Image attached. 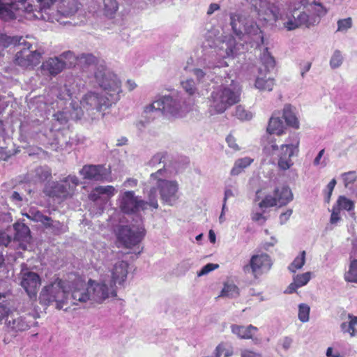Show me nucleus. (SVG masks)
<instances>
[{
  "label": "nucleus",
  "mask_w": 357,
  "mask_h": 357,
  "mask_svg": "<svg viewBox=\"0 0 357 357\" xmlns=\"http://www.w3.org/2000/svg\"><path fill=\"white\" fill-rule=\"evenodd\" d=\"M100 69L95 72V78L99 86L104 90L105 94L89 92L81 100V105L87 110L96 109L104 111L119 100L121 90V82L116 76L106 73V68L100 65Z\"/></svg>",
  "instance_id": "f257e3e1"
},
{
  "label": "nucleus",
  "mask_w": 357,
  "mask_h": 357,
  "mask_svg": "<svg viewBox=\"0 0 357 357\" xmlns=\"http://www.w3.org/2000/svg\"><path fill=\"white\" fill-rule=\"evenodd\" d=\"M241 87L233 81L229 85L214 87L208 98L209 112L211 114L224 113L227 109L241 101Z\"/></svg>",
  "instance_id": "f03ea898"
},
{
  "label": "nucleus",
  "mask_w": 357,
  "mask_h": 357,
  "mask_svg": "<svg viewBox=\"0 0 357 357\" xmlns=\"http://www.w3.org/2000/svg\"><path fill=\"white\" fill-rule=\"evenodd\" d=\"M70 287L68 282L56 278L51 284L44 287L40 293L39 301L42 305H49L55 302L56 308L67 310Z\"/></svg>",
  "instance_id": "7ed1b4c3"
},
{
  "label": "nucleus",
  "mask_w": 357,
  "mask_h": 357,
  "mask_svg": "<svg viewBox=\"0 0 357 357\" xmlns=\"http://www.w3.org/2000/svg\"><path fill=\"white\" fill-rule=\"evenodd\" d=\"M79 184V180L76 176L68 175L59 181L48 182L43 191L47 197L64 201L73 197Z\"/></svg>",
  "instance_id": "20e7f679"
},
{
  "label": "nucleus",
  "mask_w": 357,
  "mask_h": 357,
  "mask_svg": "<svg viewBox=\"0 0 357 357\" xmlns=\"http://www.w3.org/2000/svg\"><path fill=\"white\" fill-rule=\"evenodd\" d=\"M147 206L148 203L135 196L132 190L124 192L119 199V208L123 213L126 215L137 214L141 211L146 210Z\"/></svg>",
  "instance_id": "39448f33"
},
{
  "label": "nucleus",
  "mask_w": 357,
  "mask_h": 357,
  "mask_svg": "<svg viewBox=\"0 0 357 357\" xmlns=\"http://www.w3.org/2000/svg\"><path fill=\"white\" fill-rule=\"evenodd\" d=\"M23 48L18 51L15 56L14 63L24 68H33L38 65L41 59V53L37 50H32V45L23 40L20 44Z\"/></svg>",
  "instance_id": "423d86ee"
},
{
  "label": "nucleus",
  "mask_w": 357,
  "mask_h": 357,
  "mask_svg": "<svg viewBox=\"0 0 357 357\" xmlns=\"http://www.w3.org/2000/svg\"><path fill=\"white\" fill-rule=\"evenodd\" d=\"M272 261L268 255L261 253L251 257L248 264L243 267L244 273H251L255 279H258L271 268Z\"/></svg>",
  "instance_id": "0eeeda50"
},
{
  "label": "nucleus",
  "mask_w": 357,
  "mask_h": 357,
  "mask_svg": "<svg viewBox=\"0 0 357 357\" xmlns=\"http://www.w3.org/2000/svg\"><path fill=\"white\" fill-rule=\"evenodd\" d=\"M165 171L164 169H160L155 173H152L151 178L157 180V187L159 190L161 199L164 202L172 205V202L177 198L178 183L176 181L159 178L158 176L161 175Z\"/></svg>",
  "instance_id": "6e6552de"
},
{
  "label": "nucleus",
  "mask_w": 357,
  "mask_h": 357,
  "mask_svg": "<svg viewBox=\"0 0 357 357\" xmlns=\"http://www.w3.org/2000/svg\"><path fill=\"white\" fill-rule=\"evenodd\" d=\"M145 235V229L143 227H137L136 229L129 226H120L116 233L119 242L126 248H131L138 245Z\"/></svg>",
  "instance_id": "1a4fd4ad"
},
{
  "label": "nucleus",
  "mask_w": 357,
  "mask_h": 357,
  "mask_svg": "<svg viewBox=\"0 0 357 357\" xmlns=\"http://www.w3.org/2000/svg\"><path fill=\"white\" fill-rule=\"evenodd\" d=\"M230 24L233 31L236 36H241L243 32L250 36H258L261 41L264 40L262 31L256 23H252L250 25L247 26L245 22V19L239 13L230 14Z\"/></svg>",
  "instance_id": "9d476101"
},
{
  "label": "nucleus",
  "mask_w": 357,
  "mask_h": 357,
  "mask_svg": "<svg viewBox=\"0 0 357 357\" xmlns=\"http://www.w3.org/2000/svg\"><path fill=\"white\" fill-rule=\"evenodd\" d=\"M83 178L94 181H112L110 169H107L104 165H86L79 172Z\"/></svg>",
  "instance_id": "9b49d317"
},
{
  "label": "nucleus",
  "mask_w": 357,
  "mask_h": 357,
  "mask_svg": "<svg viewBox=\"0 0 357 357\" xmlns=\"http://www.w3.org/2000/svg\"><path fill=\"white\" fill-rule=\"evenodd\" d=\"M180 109L181 105L178 101L170 96H164L146 106L144 109V112L149 113L153 111H160L162 113L176 116L178 114Z\"/></svg>",
  "instance_id": "f8f14e48"
},
{
  "label": "nucleus",
  "mask_w": 357,
  "mask_h": 357,
  "mask_svg": "<svg viewBox=\"0 0 357 357\" xmlns=\"http://www.w3.org/2000/svg\"><path fill=\"white\" fill-rule=\"evenodd\" d=\"M289 125H290V107L287 106L282 114L275 113L271 117L266 130L270 134L281 135Z\"/></svg>",
  "instance_id": "ddd939ff"
},
{
  "label": "nucleus",
  "mask_w": 357,
  "mask_h": 357,
  "mask_svg": "<svg viewBox=\"0 0 357 357\" xmlns=\"http://www.w3.org/2000/svg\"><path fill=\"white\" fill-rule=\"evenodd\" d=\"M40 284L41 280L37 273L28 271L22 274L20 284L25 290L30 299H36Z\"/></svg>",
  "instance_id": "4468645a"
},
{
  "label": "nucleus",
  "mask_w": 357,
  "mask_h": 357,
  "mask_svg": "<svg viewBox=\"0 0 357 357\" xmlns=\"http://www.w3.org/2000/svg\"><path fill=\"white\" fill-rule=\"evenodd\" d=\"M90 298L89 289L86 287V284L81 280H76L73 282L70 292L68 295V303L77 305L78 302L85 303Z\"/></svg>",
  "instance_id": "2eb2a0df"
},
{
  "label": "nucleus",
  "mask_w": 357,
  "mask_h": 357,
  "mask_svg": "<svg viewBox=\"0 0 357 357\" xmlns=\"http://www.w3.org/2000/svg\"><path fill=\"white\" fill-rule=\"evenodd\" d=\"M15 231L13 240L19 243V247L23 250L26 249L27 244L31 240V230L29 227L23 222H16L13 225Z\"/></svg>",
  "instance_id": "dca6fc26"
},
{
  "label": "nucleus",
  "mask_w": 357,
  "mask_h": 357,
  "mask_svg": "<svg viewBox=\"0 0 357 357\" xmlns=\"http://www.w3.org/2000/svg\"><path fill=\"white\" fill-rule=\"evenodd\" d=\"M89 289V300L98 303H101L106 298H109V296L112 297L116 296V290L112 289L111 292H109V287L105 283H96Z\"/></svg>",
  "instance_id": "f3484780"
},
{
  "label": "nucleus",
  "mask_w": 357,
  "mask_h": 357,
  "mask_svg": "<svg viewBox=\"0 0 357 357\" xmlns=\"http://www.w3.org/2000/svg\"><path fill=\"white\" fill-rule=\"evenodd\" d=\"M291 17L294 18V20H291V30L301 26L310 28L319 23L317 17H310L305 11L295 10Z\"/></svg>",
  "instance_id": "a211bd4d"
},
{
  "label": "nucleus",
  "mask_w": 357,
  "mask_h": 357,
  "mask_svg": "<svg viewBox=\"0 0 357 357\" xmlns=\"http://www.w3.org/2000/svg\"><path fill=\"white\" fill-rule=\"evenodd\" d=\"M66 67V63L58 57L49 58L41 65L42 71L47 75L55 76Z\"/></svg>",
  "instance_id": "6ab92c4d"
},
{
  "label": "nucleus",
  "mask_w": 357,
  "mask_h": 357,
  "mask_svg": "<svg viewBox=\"0 0 357 357\" xmlns=\"http://www.w3.org/2000/svg\"><path fill=\"white\" fill-rule=\"evenodd\" d=\"M128 264L125 261L116 262L112 270V282L122 284L127 278Z\"/></svg>",
  "instance_id": "aec40b11"
},
{
  "label": "nucleus",
  "mask_w": 357,
  "mask_h": 357,
  "mask_svg": "<svg viewBox=\"0 0 357 357\" xmlns=\"http://www.w3.org/2000/svg\"><path fill=\"white\" fill-rule=\"evenodd\" d=\"M78 8V3L76 0H61L57 6L58 13L64 17L75 15Z\"/></svg>",
  "instance_id": "412c9836"
},
{
  "label": "nucleus",
  "mask_w": 357,
  "mask_h": 357,
  "mask_svg": "<svg viewBox=\"0 0 357 357\" xmlns=\"http://www.w3.org/2000/svg\"><path fill=\"white\" fill-rule=\"evenodd\" d=\"M116 192V190L112 185H99L94 188L89 194V199L92 202H97L100 198V196L103 195H107V198L110 199Z\"/></svg>",
  "instance_id": "4be33fe9"
},
{
  "label": "nucleus",
  "mask_w": 357,
  "mask_h": 357,
  "mask_svg": "<svg viewBox=\"0 0 357 357\" xmlns=\"http://www.w3.org/2000/svg\"><path fill=\"white\" fill-rule=\"evenodd\" d=\"M231 331L241 339H252L253 335L258 331V328L252 325L248 326L232 325Z\"/></svg>",
  "instance_id": "5701e85b"
},
{
  "label": "nucleus",
  "mask_w": 357,
  "mask_h": 357,
  "mask_svg": "<svg viewBox=\"0 0 357 357\" xmlns=\"http://www.w3.org/2000/svg\"><path fill=\"white\" fill-rule=\"evenodd\" d=\"M14 6L15 3L12 0H0V19L4 21L15 19Z\"/></svg>",
  "instance_id": "b1692460"
},
{
  "label": "nucleus",
  "mask_w": 357,
  "mask_h": 357,
  "mask_svg": "<svg viewBox=\"0 0 357 357\" xmlns=\"http://www.w3.org/2000/svg\"><path fill=\"white\" fill-rule=\"evenodd\" d=\"M56 0H36V3L32 4L29 3L25 7L24 10L28 13L45 12L54 3Z\"/></svg>",
  "instance_id": "393cba45"
},
{
  "label": "nucleus",
  "mask_w": 357,
  "mask_h": 357,
  "mask_svg": "<svg viewBox=\"0 0 357 357\" xmlns=\"http://www.w3.org/2000/svg\"><path fill=\"white\" fill-rule=\"evenodd\" d=\"M348 321L340 324V329L343 333H349L350 337L357 336V317L349 314Z\"/></svg>",
  "instance_id": "a878e982"
},
{
  "label": "nucleus",
  "mask_w": 357,
  "mask_h": 357,
  "mask_svg": "<svg viewBox=\"0 0 357 357\" xmlns=\"http://www.w3.org/2000/svg\"><path fill=\"white\" fill-rule=\"evenodd\" d=\"M301 3L304 6H309L310 9L314 12V15L312 17H317L320 20V17L327 13L326 8L316 0H302Z\"/></svg>",
  "instance_id": "bb28decb"
},
{
  "label": "nucleus",
  "mask_w": 357,
  "mask_h": 357,
  "mask_svg": "<svg viewBox=\"0 0 357 357\" xmlns=\"http://www.w3.org/2000/svg\"><path fill=\"white\" fill-rule=\"evenodd\" d=\"M282 152L279 155L278 166L281 169L286 170L290 167V146L281 144Z\"/></svg>",
  "instance_id": "cd10ccee"
},
{
  "label": "nucleus",
  "mask_w": 357,
  "mask_h": 357,
  "mask_svg": "<svg viewBox=\"0 0 357 357\" xmlns=\"http://www.w3.org/2000/svg\"><path fill=\"white\" fill-rule=\"evenodd\" d=\"M279 206L287 205L290 199V189L286 186L277 188L274 191Z\"/></svg>",
  "instance_id": "c85d7f7f"
},
{
  "label": "nucleus",
  "mask_w": 357,
  "mask_h": 357,
  "mask_svg": "<svg viewBox=\"0 0 357 357\" xmlns=\"http://www.w3.org/2000/svg\"><path fill=\"white\" fill-rule=\"evenodd\" d=\"M8 326L13 331H24L30 328V324L25 320L24 317H17L8 322Z\"/></svg>",
  "instance_id": "c756f323"
},
{
  "label": "nucleus",
  "mask_w": 357,
  "mask_h": 357,
  "mask_svg": "<svg viewBox=\"0 0 357 357\" xmlns=\"http://www.w3.org/2000/svg\"><path fill=\"white\" fill-rule=\"evenodd\" d=\"M275 85V80L273 78L268 77L264 75V77L258 76L256 79L255 86L257 89L260 91H271L273 89V86Z\"/></svg>",
  "instance_id": "7c9ffc66"
},
{
  "label": "nucleus",
  "mask_w": 357,
  "mask_h": 357,
  "mask_svg": "<svg viewBox=\"0 0 357 357\" xmlns=\"http://www.w3.org/2000/svg\"><path fill=\"white\" fill-rule=\"evenodd\" d=\"M312 277V273L308 271L294 276V282L291 283V293L297 288L301 287L307 284Z\"/></svg>",
  "instance_id": "2f4dec72"
},
{
  "label": "nucleus",
  "mask_w": 357,
  "mask_h": 357,
  "mask_svg": "<svg viewBox=\"0 0 357 357\" xmlns=\"http://www.w3.org/2000/svg\"><path fill=\"white\" fill-rule=\"evenodd\" d=\"M344 278L348 282L357 283V259H350L349 269L345 272Z\"/></svg>",
  "instance_id": "473e14b6"
},
{
  "label": "nucleus",
  "mask_w": 357,
  "mask_h": 357,
  "mask_svg": "<svg viewBox=\"0 0 357 357\" xmlns=\"http://www.w3.org/2000/svg\"><path fill=\"white\" fill-rule=\"evenodd\" d=\"M252 162L253 160L248 157L238 159L231 170V174L233 176L239 174L243 169L250 165Z\"/></svg>",
  "instance_id": "72a5a7b5"
},
{
  "label": "nucleus",
  "mask_w": 357,
  "mask_h": 357,
  "mask_svg": "<svg viewBox=\"0 0 357 357\" xmlns=\"http://www.w3.org/2000/svg\"><path fill=\"white\" fill-rule=\"evenodd\" d=\"M22 36H8L3 33H0V48L4 49L10 45H17L20 44L22 40Z\"/></svg>",
  "instance_id": "f704fd0d"
},
{
  "label": "nucleus",
  "mask_w": 357,
  "mask_h": 357,
  "mask_svg": "<svg viewBox=\"0 0 357 357\" xmlns=\"http://www.w3.org/2000/svg\"><path fill=\"white\" fill-rule=\"evenodd\" d=\"M240 294L238 287L234 284L225 283L221 291L220 296L236 298Z\"/></svg>",
  "instance_id": "c9c22d12"
},
{
  "label": "nucleus",
  "mask_w": 357,
  "mask_h": 357,
  "mask_svg": "<svg viewBox=\"0 0 357 357\" xmlns=\"http://www.w3.org/2000/svg\"><path fill=\"white\" fill-rule=\"evenodd\" d=\"M119 8L118 2L116 0H104L105 15L113 17Z\"/></svg>",
  "instance_id": "e433bc0d"
},
{
  "label": "nucleus",
  "mask_w": 357,
  "mask_h": 357,
  "mask_svg": "<svg viewBox=\"0 0 357 357\" xmlns=\"http://www.w3.org/2000/svg\"><path fill=\"white\" fill-rule=\"evenodd\" d=\"M261 62L265 68V70L269 71L271 69L275 68V61L274 58L270 54L268 48L265 49L263 56L261 58Z\"/></svg>",
  "instance_id": "4c0bfd02"
},
{
  "label": "nucleus",
  "mask_w": 357,
  "mask_h": 357,
  "mask_svg": "<svg viewBox=\"0 0 357 357\" xmlns=\"http://www.w3.org/2000/svg\"><path fill=\"white\" fill-rule=\"evenodd\" d=\"M40 222H41L45 228H51L57 231H60L63 227V224L59 221H54L50 217L47 215H45V218H43L42 221Z\"/></svg>",
  "instance_id": "58836bf2"
},
{
  "label": "nucleus",
  "mask_w": 357,
  "mask_h": 357,
  "mask_svg": "<svg viewBox=\"0 0 357 357\" xmlns=\"http://www.w3.org/2000/svg\"><path fill=\"white\" fill-rule=\"evenodd\" d=\"M335 206H337L340 208V210L344 209L348 211H350L354 208L353 202L344 196H340L339 197V199L337 201V204Z\"/></svg>",
  "instance_id": "ea45409f"
},
{
  "label": "nucleus",
  "mask_w": 357,
  "mask_h": 357,
  "mask_svg": "<svg viewBox=\"0 0 357 357\" xmlns=\"http://www.w3.org/2000/svg\"><path fill=\"white\" fill-rule=\"evenodd\" d=\"M310 308L308 305L301 303L298 305V319L301 322H307L309 320Z\"/></svg>",
  "instance_id": "a19ab883"
},
{
  "label": "nucleus",
  "mask_w": 357,
  "mask_h": 357,
  "mask_svg": "<svg viewBox=\"0 0 357 357\" xmlns=\"http://www.w3.org/2000/svg\"><path fill=\"white\" fill-rule=\"evenodd\" d=\"M278 205L276 196L266 195L259 204L261 208H267Z\"/></svg>",
  "instance_id": "79ce46f5"
},
{
  "label": "nucleus",
  "mask_w": 357,
  "mask_h": 357,
  "mask_svg": "<svg viewBox=\"0 0 357 357\" xmlns=\"http://www.w3.org/2000/svg\"><path fill=\"white\" fill-rule=\"evenodd\" d=\"M10 227L8 226L6 229L0 230V246L8 247L13 240V237L8 234Z\"/></svg>",
  "instance_id": "37998d69"
},
{
  "label": "nucleus",
  "mask_w": 357,
  "mask_h": 357,
  "mask_svg": "<svg viewBox=\"0 0 357 357\" xmlns=\"http://www.w3.org/2000/svg\"><path fill=\"white\" fill-rule=\"evenodd\" d=\"M343 61V56L339 50H335L331 58L330 66L333 69L339 68Z\"/></svg>",
  "instance_id": "c03bdc74"
},
{
  "label": "nucleus",
  "mask_w": 357,
  "mask_h": 357,
  "mask_svg": "<svg viewBox=\"0 0 357 357\" xmlns=\"http://www.w3.org/2000/svg\"><path fill=\"white\" fill-rule=\"evenodd\" d=\"M80 61L86 66H96L99 62V59L92 54H82L80 56Z\"/></svg>",
  "instance_id": "a18cd8bd"
},
{
  "label": "nucleus",
  "mask_w": 357,
  "mask_h": 357,
  "mask_svg": "<svg viewBox=\"0 0 357 357\" xmlns=\"http://www.w3.org/2000/svg\"><path fill=\"white\" fill-rule=\"evenodd\" d=\"M305 251H302L291 262V272H294L293 268L296 269H301L305 262Z\"/></svg>",
  "instance_id": "49530a36"
},
{
  "label": "nucleus",
  "mask_w": 357,
  "mask_h": 357,
  "mask_svg": "<svg viewBox=\"0 0 357 357\" xmlns=\"http://www.w3.org/2000/svg\"><path fill=\"white\" fill-rule=\"evenodd\" d=\"M235 116L240 120H250L252 114L247 111L242 105H238L235 109Z\"/></svg>",
  "instance_id": "de8ad7c7"
},
{
  "label": "nucleus",
  "mask_w": 357,
  "mask_h": 357,
  "mask_svg": "<svg viewBox=\"0 0 357 357\" xmlns=\"http://www.w3.org/2000/svg\"><path fill=\"white\" fill-rule=\"evenodd\" d=\"M300 132L294 133L291 135V157L297 156L299 153Z\"/></svg>",
  "instance_id": "09e8293b"
},
{
  "label": "nucleus",
  "mask_w": 357,
  "mask_h": 357,
  "mask_svg": "<svg viewBox=\"0 0 357 357\" xmlns=\"http://www.w3.org/2000/svg\"><path fill=\"white\" fill-rule=\"evenodd\" d=\"M181 85L184 90L190 96L194 95L197 91L195 83L192 79L182 82Z\"/></svg>",
  "instance_id": "8fccbe9b"
},
{
  "label": "nucleus",
  "mask_w": 357,
  "mask_h": 357,
  "mask_svg": "<svg viewBox=\"0 0 357 357\" xmlns=\"http://www.w3.org/2000/svg\"><path fill=\"white\" fill-rule=\"evenodd\" d=\"M352 26V20L351 17L340 20L337 21V31H346Z\"/></svg>",
  "instance_id": "3c124183"
},
{
  "label": "nucleus",
  "mask_w": 357,
  "mask_h": 357,
  "mask_svg": "<svg viewBox=\"0 0 357 357\" xmlns=\"http://www.w3.org/2000/svg\"><path fill=\"white\" fill-rule=\"evenodd\" d=\"M226 56L227 57H234L237 54L236 43L234 39L229 40L227 43Z\"/></svg>",
  "instance_id": "603ef678"
},
{
  "label": "nucleus",
  "mask_w": 357,
  "mask_h": 357,
  "mask_svg": "<svg viewBox=\"0 0 357 357\" xmlns=\"http://www.w3.org/2000/svg\"><path fill=\"white\" fill-rule=\"evenodd\" d=\"M156 188H152L149 193L148 199L149 201L146 202L148 203V205L153 207V208H158V204L156 198Z\"/></svg>",
  "instance_id": "864d4df0"
},
{
  "label": "nucleus",
  "mask_w": 357,
  "mask_h": 357,
  "mask_svg": "<svg viewBox=\"0 0 357 357\" xmlns=\"http://www.w3.org/2000/svg\"><path fill=\"white\" fill-rule=\"evenodd\" d=\"M24 215L28 219L36 222H40L42 221L43 218H45V215H43L40 211H33L31 212V215L26 213Z\"/></svg>",
  "instance_id": "5fc2aeb1"
},
{
  "label": "nucleus",
  "mask_w": 357,
  "mask_h": 357,
  "mask_svg": "<svg viewBox=\"0 0 357 357\" xmlns=\"http://www.w3.org/2000/svg\"><path fill=\"white\" fill-rule=\"evenodd\" d=\"M226 142L231 149H232L235 151H238L241 150V147L236 143V139L231 135L229 134L226 138Z\"/></svg>",
  "instance_id": "6e6d98bb"
},
{
  "label": "nucleus",
  "mask_w": 357,
  "mask_h": 357,
  "mask_svg": "<svg viewBox=\"0 0 357 357\" xmlns=\"http://www.w3.org/2000/svg\"><path fill=\"white\" fill-rule=\"evenodd\" d=\"M342 178L344 182L345 187H348L350 183H354L356 179L355 172H349L342 174Z\"/></svg>",
  "instance_id": "4d7b16f0"
},
{
  "label": "nucleus",
  "mask_w": 357,
  "mask_h": 357,
  "mask_svg": "<svg viewBox=\"0 0 357 357\" xmlns=\"http://www.w3.org/2000/svg\"><path fill=\"white\" fill-rule=\"evenodd\" d=\"M218 267V264L209 263L205 265L200 271L197 273L198 276H202L208 273L209 272L216 269Z\"/></svg>",
  "instance_id": "13d9d810"
},
{
  "label": "nucleus",
  "mask_w": 357,
  "mask_h": 357,
  "mask_svg": "<svg viewBox=\"0 0 357 357\" xmlns=\"http://www.w3.org/2000/svg\"><path fill=\"white\" fill-rule=\"evenodd\" d=\"M340 208L334 206L332 208L331 215L330 218V222L331 224H336L340 220Z\"/></svg>",
  "instance_id": "bf43d9fd"
},
{
  "label": "nucleus",
  "mask_w": 357,
  "mask_h": 357,
  "mask_svg": "<svg viewBox=\"0 0 357 357\" xmlns=\"http://www.w3.org/2000/svg\"><path fill=\"white\" fill-rule=\"evenodd\" d=\"M324 152H325V150L324 149H321L317 154V155L315 157L314 161H313V165L314 166H319V165H321L322 167H324L326 166V162L325 161V160H323L322 162H321V159L322 158L324 154Z\"/></svg>",
  "instance_id": "052dcab7"
},
{
  "label": "nucleus",
  "mask_w": 357,
  "mask_h": 357,
  "mask_svg": "<svg viewBox=\"0 0 357 357\" xmlns=\"http://www.w3.org/2000/svg\"><path fill=\"white\" fill-rule=\"evenodd\" d=\"M230 352L226 349L222 344H219L216 348L215 357H228Z\"/></svg>",
  "instance_id": "680f3d73"
},
{
  "label": "nucleus",
  "mask_w": 357,
  "mask_h": 357,
  "mask_svg": "<svg viewBox=\"0 0 357 357\" xmlns=\"http://www.w3.org/2000/svg\"><path fill=\"white\" fill-rule=\"evenodd\" d=\"M336 180L335 178H333L330 182L327 185V193H326V195L325 197V201L326 202H329L330 201V199H331V195H332V192L333 191V189L336 185Z\"/></svg>",
  "instance_id": "e2e57ef3"
},
{
  "label": "nucleus",
  "mask_w": 357,
  "mask_h": 357,
  "mask_svg": "<svg viewBox=\"0 0 357 357\" xmlns=\"http://www.w3.org/2000/svg\"><path fill=\"white\" fill-rule=\"evenodd\" d=\"M10 312V309L8 307L7 304L3 303H0V321L3 320L5 317H6Z\"/></svg>",
  "instance_id": "0e129e2a"
},
{
  "label": "nucleus",
  "mask_w": 357,
  "mask_h": 357,
  "mask_svg": "<svg viewBox=\"0 0 357 357\" xmlns=\"http://www.w3.org/2000/svg\"><path fill=\"white\" fill-rule=\"evenodd\" d=\"M241 357H261V354L250 349H243L241 352Z\"/></svg>",
  "instance_id": "69168bd1"
},
{
  "label": "nucleus",
  "mask_w": 357,
  "mask_h": 357,
  "mask_svg": "<svg viewBox=\"0 0 357 357\" xmlns=\"http://www.w3.org/2000/svg\"><path fill=\"white\" fill-rule=\"evenodd\" d=\"M300 122L297 115L291 110V128L299 129Z\"/></svg>",
  "instance_id": "338daca9"
},
{
  "label": "nucleus",
  "mask_w": 357,
  "mask_h": 357,
  "mask_svg": "<svg viewBox=\"0 0 357 357\" xmlns=\"http://www.w3.org/2000/svg\"><path fill=\"white\" fill-rule=\"evenodd\" d=\"M10 157V154L7 151L6 148L0 146V160L6 161Z\"/></svg>",
  "instance_id": "774afa93"
}]
</instances>
